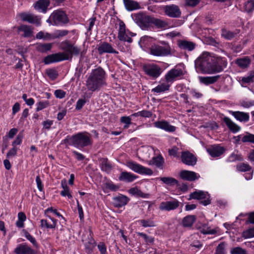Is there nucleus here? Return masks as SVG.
<instances>
[{"instance_id": "obj_60", "label": "nucleus", "mask_w": 254, "mask_h": 254, "mask_svg": "<svg viewBox=\"0 0 254 254\" xmlns=\"http://www.w3.org/2000/svg\"><path fill=\"white\" fill-rule=\"evenodd\" d=\"M225 243L224 242L220 243L217 247L214 254H225Z\"/></svg>"}, {"instance_id": "obj_52", "label": "nucleus", "mask_w": 254, "mask_h": 254, "mask_svg": "<svg viewBox=\"0 0 254 254\" xmlns=\"http://www.w3.org/2000/svg\"><path fill=\"white\" fill-rule=\"evenodd\" d=\"M242 141L244 143L251 142L254 144V134L247 133L246 135H243Z\"/></svg>"}, {"instance_id": "obj_30", "label": "nucleus", "mask_w": 254, "mask_h": 254, "mask_svg": "<svg viewBox=\"0 0 254 254\" xmlns=\"http://www.w3.org/2000/svg\"><path fill=\"white\" fill-rule=\"evenodd\" d=\"M126 8L128 11H132L140 8L139 3L132 0H123Z\"/></svg>"}, {"instance_id": "obj_49", "label": "nucleus", "mask_w": 254, "mask_h": 254, "mask_svg": "<svg viewBox=\"0 0 254 254\" xmlns=\"http://www.w3.org/2000/svg\"><path fill=\"white\" fill-rule=\"evenodd\" d=\"M50 105L49 101L48 100L40 101L36 103V111L39 112L44 109L47 108Z\"/></svg>"}, {"instance_id": "obj_50", "label": "nucleus", "mask_w": 254, "mask_h": 254, "mask_svg": "<svg viewBox=\"0 0 254 254\" xmlns=\"http://www.w3.org/2000/svg\"><path fill=\"white\" fill-rule=\"evenodd\" d=\"M236 35V33L230 31L229 30H227L226 29H223L222 30L221 35L225 39L227 40H231Z\"/></svg>"}, {"instance_id": "obj_28", "label": "nucleus", "mask_w": 254, "mask_h": 254, "mask_svg": "<svg viewBox=\"0 0 254 254\" xmlns=\"http://www.w3.org/2000/svg\"><path fill=\"white\" fill-rule=\"evenodd\" d=\"M49 4L48 0H39L34 4V8L39 12L45 13Z\"/></svg>"}, {"instance_id": "obj_23", "label": "nucleus", "mask_w": 254, "mask_h": 254, "mask_svg": "<svg viewBox=\"0 0 254 254\" xmlns=\"http://www.w3.org/2000/svg\"><path fill=\"white\" fill-rule=\"evenodd\" d=\"M129 199L126 196L120 194L113 198L114 205L118 208L126 205Z\"/></svg>"}, {"instance_id": "obj_55", "label": "nucleus", "mask_w": 254, "mask_h": 254, "mask_svg": "<svg viewBox=\"0 0 254 254\" xmlns=\"http://www.w3.org/2000/svg\"><path fill=\"white\" fill-rule=\"evenodd\" d=\"M125 32H127L126 30V25L125 23L120 21L119 22V29L118 31V38L122 39V35H124Z\"/></svg>"}, {"instance_id": "obj_19", "label": "nucleus", "mask_w": 254, "mask_h": 254, "mask_svg": "<svg viewBox=\"0 0 254 254\" xmlns=\"http://www.w3.org/2000/svg\"><path fill=\"white\" fill-rule=\"evenodd\" d=\"M14 252L16 254H37L36 251L32 249L26 243L18 245L14 249Z\"/></svg>"}, {"instance_id": "obj_17", "label": "nucleus", "mask_w": 254, "mask_h": 254, "mask_svg": "<svg viewBox=\"0 0 254 254\" xmlns=\"http://www.w3.org/2000/svg\"><path fill=\"white\" fill-rule=\"evenodd\" d=\"M19 16L23 21H27L30 23L35 24L37 26H40L41 24V18L38 16H35L30 13H21L19 14Z\"/></svg>"}, {"instance_id": "obj_32", "label": "nucleus", "mask_w": 254, "mask_h": 254, "mask_svg": "<svg viewBox=\"0 0 254 254\" xmlns=\"http://www.w3.org/2000/svg\"><path fill=\"white\" fill-rule=\"evenodd\" d=\"M220 77L219 75L212 76L200 77L199 78L200 81L205 84L209 85L216 82Z\"/></svg>"}, {"instance_id": "obj_8", "label": "nucleus", "mask_w": 254, "mask_h": 254, "mask_svg": "<svg viewBox=\"0 0 254 254\" xmlns=\"http://www.w3.org/2000/svg\"><path fill=\"white\" fill-rule=\"evenodd\" d=\"M127 166L135 173L141 175H151L153 171L151 169L145 167L135 162L129 161L126 162Z\"/></svg>"}, {"instance_id": "obj_51", "label": "nucleus", "mask_w": 254, "mask_h": 254, "mask_svg": "<svg viewBox=\"0 0 254 254\" xmlns=\"http://www.w3.org/2000/svg\"><path fill=\"white\" fill-rule=\"evenodd\" d=\"M46 73L48 77L52 80L56 79L58 76L57 71L54 68H48L46 70Z\"/></svg>"}, {"instance_id": "obj_26", "label": "nucleus", "mask_w": 254, "mask_h": 254, "mask_svg": "<svg viewBox=\"0 0 254 254\" xmlns=\"http://www.w3.org/2000/svg\"><path fill=\"white\" fill-rule=\"evenodd\" d=\"M223 121L225 123L228 128L233 133H236L239 131L241 129L240 126L233 122L229 118L227 117H225L223 119Z\"/></svg>"}, {"instance_id": "obj_40", "label": "nucleus", "mask_w": 254, "mask_h": 254, "mask_svg": "<svg viewBox=\"0 0 254 254\" xmlns=\"http://www.w3.org/2000/svg\"><path fill=\"white\" fill-rule=\"evenodd\" d=\"M207 193L201 190L195 191L190 194L189 200L191 199H202L206 197Z\"/></svg>"}, {"instance_id": "obj_14", "label": "nucleus", "mask_w": 254, "mask_h": 254, "mask_svg": "<svg viewBox=\"0 0 254 254\" xmlns=\"http://www.w3.org/2000/svg\"><path fill=\"white\" fill-rule=\"evenodd\" d=\"M89 234L87 239H82V242L84 243L85 251L88 254H90L93 252V249L96 245L95 240L93 238L92 232L91 228H89Z\"/></svg>"}, {"instance_id": "obj_6", "label": "nucleus", "mask_w": 254, "mask_h": 254, "mask_svg": "<svg viewBox=\"0 0 254 254\" xmlns=\"http://www.w3.org/2000/svg\"><path fill=\"white\" fill-rule=\"evenodd\" d=\"M159 45H153L150 49V54L157 57H165L171 54V48L168 43L159 41Z\"/></svg>"}, {"instance_id": "obj_22", "label": "nucleus", "mask_w": 254, "mask_h": 254, "mask_svg": "<svg viewBox=\"0 0 254 254\" xmlns=\"http://www.w3.org/2000/svg\"><path fill=\"white\" fill-rule=\"evenodd\" d=\"M229 112L237 120L240 122L245 123L249 121L250 115L248 113L233 111H229Z\"/></svg>"}, {"instance_id": "obj_56", "label": "nucleus", "mask_w": 254, "mask_h": 254, "mask_svg": "<svg viewBox=\"0 0 254 254\" xmlns=\"http://www.w3.org/2000/svg\"><path fill=\"white\" fill-rule=\"evenodd\" d=\"M254 78V72H252L250 74L245 77H243L241 80L243 84L250 83L253 82V78Z\"/></svg>"}, {"instance_id": "obj_2", "label": "nucleus", "mask_w": 254, "mask_h": 254, "mask_svg": "<svg viewBox=\"0 0 254 254\" xmlns=\"http://www.w3.org/2000/svg\"><path fill=\"white\" fill-rule=\"evenodd\" d=\"M106 73L100 66L92 69L86 80V86L89 91L92 92L99 91L106 85Z\"/></svg>"}, {"instance_id": "obj_24", "label": "nucleus", "mask_w": 254, "mask_h": 254, "mask_svg": "<svg viewBox=\"0 0 254 254\" xmlns=\"http://www.w3.org/2000/svg\"><path fill=\"white\" fill-rule=\"evenodd\" d=\"M178 45L180 49L188 51L193 50L196 47V44L194 43L185 40H179Z\"/></svg>"}, {"instance_id": "obj_11", "label": "nucleus", "mask_w": 254, "mask_h": 254, "mask_svg": "<svg viewBox=\"0 0 254 254\" xmlns=\"http://www.w3.org/2000/svg\"><path fill=\"white\" fill-rule=\"evenodd\" d=\"M97 51L100 55H102L105 53L116 55L119 54L118 51L114 48L111 44L107 42L100 43L98 46Z\"/></svg>"}, {"instance_id": "obj_10", "label": "nucleus", "mask_w": 254, "mask_h": 254, "mask_svg": "<svg viewBox=\"0 0 254 254\" xmlns=\"http://www.w3.org/2000/svg\"><path fill=\"white\" fill-rule=\"evenodd\" d=\"M134 17L135 21L142 29H146L151 24L152 17L151 16L139 13L134 15Z\"/></svg>"}, {"instance_id": "obj_36", "label": "nucleus", "mask_w": 254, "mask_h": 254, "mask_svg": "<svg viewBox=\"0 0 254 254\" xmlns=\"http://www.w3.org/2000/svg\"><path fill=\"white\" fill-rule=\"evenodd\" d=\"M100 165L101 170L107 173H109L112 169V166L107 158H102Z\"/></svg>"}, {"instance_id": "obj_3", "label": "nucleus", "mask_w": 254, "mask_h": 254, "mask_svg": "<svg viewBox=\"0 0 254 254\" xmlns=\"http://www.w3.org/2000/svg\"><path fill=\"white\" fill-rule=\"evenodd\" d=\"M214 58L209 53L203 52L195 61V67L197 72L214 74L213 62Z\"/></svg>"}, {"instance_id": "obj_62", "label": "nucleus", "mask_w": 254, "mask_h": 254, "mask_svg": "<svg viewBox=\"0 0 254 254\" xmlns=\"http://www.w3.org/2000/svg\"><path fill=\"white\" fill-rule=\"evenodd\" d=\"M133 36V33L131 34L129 36L127 32H125L124 35H122V39L118 38L121 41L127 42L128 43H131L132 42L131 37Z\"/></svg>"}, {"instance_id": "obj_48", "label": "nucleus", "mask_w": 254, "mask_h": 254, "mask_svg": "<svg viewBox=\"0 0 254 254\" xmlns=\"http://www.w3.org/2000/svg\"><path fill=\"white\" fill-rule=\"evenodd\" d=\"M245 10L250 12L254 9V0H248L244 3Z\"/></svg>"}, {"instance_id": "obj_25", "label": "nucleus", "mask_w": 254, "mask_h": 254, "mask_svg": "<svg viewBox=\"0 0 254 254\" xmlns=\"http://www.w3.org/2000/svg\"><path fill=\"white\" fill-rule=\"evenodd\" d=\"M47 217L50 219L52 222H49L47 219H41L40 220V226L42 228L49 229H55L57 227V220L50 216H47Z\"/></svg>"}, {"instance_id": "obj_13", "label": "nucleus", "mask_w": 254, "mask_h": 254, "mask_svg": "<svg viewBox=\"0 0 254 254\" xmlns=\"http://www.w3.org/2000/svg\"><path fill=\"white\" fill-rule=\"evenodd\" d=\"M213 62L214 73H216L221 72L224 68L226 67L227 64V61L224 58L214 56Z\"/></svg>"}, {"instance_id": "obj_38", "label": "nucleus", "mask_w": 254, "mask_h": 254, "mask_svg": "<svg viewBox=\"0 0 254 254\" xmlns=\"http://www.w3.org/2000/svg\"><path fill=\"white\" fill-rule=\"evenodd\" d=\"M137 222L144 228L154 227L156 226L153 218H150L147 219H140L138 220Z\"/></svg>"}, {"instance_id": "obj_46", "label": "nucleus", "mask_w": 254, "mask_h": 254, "mask_svg": "<svg viewBox=\"0 0 254 254\" xmlns=\"http://www.w3.org/2000/svg\"><path fill=\"white\" fill-rule=\"evenodd\" d=\"M24 237L29 241L36 248H38L39 245L34 237H33L27 231L23 230Z\"/></svg>"}, {"instance_id": "obj_42", "label": "nucleus", "mask_w": 254, "mask_h": 254, "mask_svg": "<svg viewBox=\"0 0 254 254\" xmlns=\"http://www.w3.org/2000/svg\"><path fill=\"white\" fill-rule=\"evenodd\" d=\"M36 38L37 39H43L44 40H53V33L50 34L48 32H45L41 31L36 34Z\"/></svg>"}, {"instance_id": "obj_20", "label": "nucleus", "mask_w": 254, "mask_h": 254, "mask_svg": "<svg viewBox=\"0 0 254 254\" xmlns=\"http://www.w3.org/2000/svg\"><path fill=\"white\" fill-rule=\"evenodd\" d=\"M206 150L211 157H216L221 155L224 152L225 149L218 144H214L208 146Z\"/></svg>"}, {"instance_id": "obj_4", "label": "nucleus", "mask_w": 254, "mask_h": 254, "mask_svg": "<svg viewBox=\"0 0 254 254\" xmlns=\"http://www.w3.org/2000/svg\"><path fill=\"white\" fill-rule=\"evenodd\" d=\"M63 141L79 149L92 144L91 135L86 131L78 132L71 136H67Z\"/></svg>"}, {"instance_id": "obj_53", "label": "nucleus", "mask_w": 254, "mask_h": 254, "mask_svg": "<svg viewBox=\"0 0 254 254\" xmlns=\"http://www.w3.org/2000/svg\"><path fill=\"white\" fill-rule=\"evenodd\" d=\"M68 31L67 30H58L53 33L54 39L59 38L67 35Z\"/></svg>"}, {"instance_id": "obj_31", "label": "nucleus", "mask_w": 254, "mask_h": 254, "mask_svg": "<svg viewBox=\"0 0 254 254\" xmlns=\"http://www.w3.org/2000/svg\"><path fill=\"white\" fill-rule=\"evenodd\" d=\"M61 186L63 190L60 192L61 195L63 196H67L69 199L71 198L72 196L70 192L69 188L67 185L66 180L64 179L62 180Z\"/></svg>"}, {"instance_id": "obj_61", "label": "nucleus", "mask_w": 254, "mask_h": 254, "mask_svg": "<svg viewBox=\"0 0 254 254\" xmlns=\"http://www.w3.org/2000/svg\"><path fill=\"white\" fill-rule=\"evenodd\" d=\"M231 254H248V253L246 250L237 247L231 250Z\"/></svg>"}, {"instance_id": "obj_54", "label": "nucleus", "mask_w": 254, "mask_h": 254, "mask_svg": "<svg viewBox=\"0 0 254 254\" xmlns=\"http://www.w3.org/2000/svg\"><path fill=\"white\" fill-rule=\"evenodd\" d=\"M137 235L143 238L144 240L147 244H152L154 243V238L152 237H150L146 234L142 232H138Z\"/></svg>"}, {"instance_id": "obj_39", "label": "nucleus", "mask_w": 254, "mask_h": 254, "mask_svg": "<svg viewBox=\"0 0 254 254\" xmlns=\"http://www.w3.org/2000/svg\"><path fill=\"white\" fill-rule=\"evenodd\" d=\"M164 163V159L162 156L159 155L156 157H154L150 160L148 164L149 165H155L158 168L161 167Z\"/></svg>"}, {"instance_id": "obj_37", "label": "nucleus", "mask_w": 254, "mask_h": 254, "mask_svg": "<svg viewBox=\"0 0 254 254\" xmlns=\"http://www.w3.org/2000/svg\"><path fill=\"white\" fill-rule=\"evenodd\" d=\"M196 220L194 215H188L185 217L182 221V225L184 227H191Z\"/></svg>"}, {"instance_id": "obj_41", "label": "nucleus", "mask_w": 254, "mask_h": 254, "mask_svg": "<svg viewBox=\"0 0 254 254\" xmlns=\"http://www.w3.org/2000/svg\"><path fill=\"white\" fill-rule=\"evenodd\" d=\"M18 30L24 32L23 36L30 37L32 35V30L30 26L26 25H21L18 27Z\"/></svg>"}, {"instance_id": "obj_12", "label": "nucleus", "mask_w": 254, "mask_h": 254, "mask_svg": "<svg viewBox=\"0 0 254 254\" xmlns=\"http://www.w3.org/2000/svg\"><path fill=\"white\" fill-rule=\"evenodd\" d=\"M165 14L170 17L178 18L181 15L179 7L175 4L166 5L164 8Z\"/></svg>"}, {"instance_id": "obj_7", "label": "nucleus", "mask_w": 254, "mask_h": 254, "mask_svg": "<svg viewBox=\"0 0 254 254\" xmlns=\"http://www.w3.org/2000/svg\"><path fill=\"white\" fill-rule=\"evenodd\" d=\"M142 69L145 74L153 79L159 77L162 72L161 67L154 64H145Z\"/></svg>"}, {"instance_id": "obj_63", "label": "nucleus", "mask_w": 254, "mask_h": 254, "mask_svg": "<svg viewBox=\"0 0 254 254\" xmlns=\"http://www.w3.org/2000/svg\"><path fill=\"white\" fill-rule=\"evenodd\" d=\"M106 188L109 189L110 190L114 191H117L120 188L119 186L114 184L111 181L106 183Z\"/></svg>"}, {"instance_id": "obj_59", "label": "nucleus", "mask_w": 254, "mask_h": 254, "mask_svg": "<svg viewBox=\"0 0 254 254\" xmlns=\"http://www.w3.org/2000/svg\"><path fill=\"white\" fill-rule=\"evenodd\" d=\"M242 236L245 239L250 238L254 237V228H250L242 233Z\"/></svg>"}, {"instance_id": "obj_33", "label": "nucleus", "mask_w": 254, "mask_h": 254, "mask_svg": "<svg viewBox=\"0 0 254 254\" xmlns=\"http://www.w3.org/2000/svg\"><path fill=\"white\" fill-rule=\"evenodd\" d=\"M92 96V93H85L83 95V98L79 99L76 104L75 109L76 110H80L86 104L87 100L86 99H89Z\"/></svg>"}, {"instance_id": "obj_16", "label": "nucleus", "mask_w": 254, "mask_h": 254, "mask_svg": "<svg viewBox=\"0 0 254 254\" xmlns=\"http://www.w3.org/2000/svg\"><path fill=\"white\" fill-rule=\"evenodd\" d=\"M153 125L154 127L157 128L163 129L169 132H173L176 129V127L170 125L168 122L164 120L155 122Z\"/></svg>"}, {"instance_id": "obj_34", "label": "nucleus", "mask_w": 254, "mask_h": 254, "mask_svg": "<svg viewBox=\"0 0 254 254\" xmlns=\"http://www.w3.org/2000/svg\"><path fill=\"white\" fill-rule=\"evenodd\" d=\"M52 46V43H38L36 45V49L41 53H45L50 51Z\"/></svg>"}, {"instance_id": "obj_45", "label": "nucleus", "mask_w": 254, "mask_h": 254, "mask_svg": "<svg viewBox=\"0 0 254 254\" xmlns=\"http://www.w3.org/2000/svg\"><path fill=\"white\" fill-rule=\"evenodd\" d=\"M160 180L164 184L171 186L177 185L178 184V181L176 179L171 177H162Z\"/></svg>"}, {"instance_id": "obj_1", "label": "nucleus", "mask_w": 254, "mask_h": 254, "mask_svg": "<svg viewBox=\"0 0 254 254\" xmlns=\"http://www.w3.org/2000/svg\"><path fill=\"white\" fill-rule=\"evenodd\" d=\"M60 48L65 53H59L47 56L44 60L45 64L71 59L73 55H78L81 50L79 47L68 40L62 42Z\"/></svg>"}, {"instance_id": "obj_5", "label": "nucleus", "mask_w": 254, "mask_h": 254, "mask_svg": "<svg viewBox=\"0 0 254 254\" xmlns=\"http://www.w3.org/2000/svg\"><path fill=\"white\" fill-rule=\"evenodd\" d=\"M186 73V71L184 64H180L167 71L164 78L166 81L171 85L175 81L183 78Z\"/></svg>"}, {"instance_id": "obj_15", "label": "nucleus", "mask_w": 254, "mask_h": 254, "mask_svg": "<svg viewBox=\"0 0 254 254\" xmlns=\"http://www.w3.org/2000/svg\"><path fill=\"white\" fill-rule=\"evenodd\" d=\"M181 158L182 162L189 166H194L196 163V157L188 151H183Z\"/></svg>"}, {"instance_id": "obj_58", "label": "nucleus", "mask_w": 254, "mask_h": 254, "mask_svg": "<svg viewBox=\"0 0 254 254\" xmlns=\"http://www.w3.org/2000/svg\"><path fill=\"white\" fill-rule=\"evenodd\" d=\"M131 119L130 116H123L120 119L121 123L125 124L124 128H127L131 124Z\"/></svg>"}, {"instance_id": "obj_43", "label": "nucleus", "mask_w": 254, "mask_h": 254, "mask_svg": "<svg viewBox=\"0 0 254 254\" xmlns=\"http://www.w3.org/2000/svg\"><path fill=\"white\" fill-rule=\"evenodd\" d=\"M26 219V216L23 212H20L18 213V220L16 222V226L19 228L24 227V222Z\"/></svg>"}, {"instance_id": "obj_18", "label": "nucleus", "mask_w": 254, "mask_h": 254, "mask_svg": "<svg viewBox=\"0 0 254 254\" xmlns=\"http://www.w3.org/2000/svg\"><path fill=\"white\" fill-rule=\"evenodd\" d=\"M179 201L176 199L163 201L160 203L159 208L161 210L169 211L177 208L179 206Z\"/></svg>"}, {"instance_id": "obj_9", "label": "nucleus", "mask_w": 254, "mask_h": 254, "mask_svg": "<svg viewBox=\"0 0 254 254\" xmlns=\"http://www.w3.org/2000/svg\"><path fill=\"white\" fill-rule=\"evenodd\" d=\"M52 18L53 19V25H62L68 22V18L65 13L61 10L54 11L52 13Z\"/></svg>"}, {"instance_id": "obj_47", "label": "nucleus", "mask_w": 254, "mask_h": 254, "mask_svg": "<svg viewBox=\"0 0 254 254\" xmlns=\"http://www.w3.org/2000/svg\"><path fill=\"white\" fill-rule=\"evenodd\" d=\"M236 63L242 68H246L250 64V60L248 58L238 59Z\"/></svg>"}, {"instance_id": "obj_44", "label": "nucleus", "mask_w": 254, "mask_h": 254, "mask_svg": "<svg viewBox=\"0 0 254 254\" xmlns=\"http://www.w3.org/2000/svg\"><path fill=\"white\" fill-rule=\"evenodd\" d=\"M217 232L216 229H210L206 224H203L200 229V232L203 234H215Z\"/></svg>"}, {"instance_id": "obj_21", "label": "nucleus", "mask_w": 254, "mask_h": 254, "mask_svg": "<svg viewBox=\"0 0 254 254\" xmlns=\"http://www.w3.org/2000/svg\"><path fill=\"white\" fill-rule=\"evenodd\" d=\"M181 178L185 180L193 181L200 177V176L194 172L184 170L180 173Z\"/></svg>"}, {"instance_id": "obj_64", "label": "nucleus", "mask_w": 254, "mask_h": 254, "mask_svg": "<svg viewBox=\"0 0 254 254\" xmlns=\"http://www.w3.org/2000/svg\"><path fill=\"white\" fill-rule=\"evenodd\" d=\"M97 247L101 254H107V248L104 243H99L98 244Z\"/></svg>"}, {"instance_id": "obj_27", "label": "nucleus", "mask_w": 254, "mask_h": 254, "mask_svg": "<svg viewBox=\"0 0 254 254\" xmlns=\"http://www.w3.org/2000/svg\"><path fill=\"white\" fill-rule=\"evenodd\" d=\"M171 85L169 82L165 81L164 82L160 83L157 86L152 89L151 92L158 94L165 92L169 90Z\"/></svg>"}, {"instance_id": "obj_35", "label": "nucleus", "mask_w": 254, "mask_h": 254, "mask_svg": "<svg viewBox=\"0 0 254 254\" xmlns=\"http://www.w3.org/2000/svg\"><path fill=\"white\" fill-rule=\"evenodd\" d=\"M151 24L154 25L158 28H167L168 27V22L160 19L152 17Z\"/></svg>"}, {"instance_id": "obj_29", "label": "nucleus", "mask_w": 254, "mask_h": 254, "mask_svg": "<svg viewBox=\"0 0 254 254\" xmlns=\"http://www.w3.org/2000/svg\"><path fill=\"white\" fill-rule=\"evenodd\" d=\"M137 178V176L133 174L127 172H123L121 173L119 180L122 181L132 182Z\"/></svg>"}, {"instance_id": "obj_57", "label": "nucleus", "mask_w": 254, "mask_h": 254, "mask_svg": "<svg viewBox=\"0 0 254 254\" xmlns=\"http://www.w3.org/2000/svg\"><path fill=\"white\" fill-rule=\"evenodd\" d=\"M237 169L240 172H246L251 171L252 168L248 164L241 163L237 165Z\"/></svg>"}]
</instances>
